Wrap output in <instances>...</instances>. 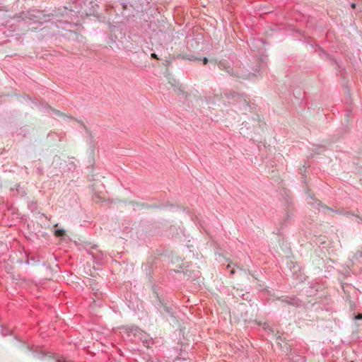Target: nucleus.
<instances>
[{"label":"nucleus","mask_w":362,"mask_h":362,"mask_svg":"<svg viewBox=\"0 0 362 362\" xmlns=\"http://www.w3.org/2000/svg\"><path fill=\"white\" fill-rule=\"evenodd\" d=\"M355 6H355V4H351V7H352L353 8H355Z\"/></svg>","instance_id":"9"},{"label":"nucleus","mask_w":362,"mask_h":362,"mask_svg":"<svg viewBox=\"0 0 362 362\" xmlns=\"http://www.w3.org/2000/svg\"><path fill=\"white\" fill-rule=\"evenodd\" d=\"M355 319L356 320H362V314H358L355 316Z\"/></svg>","instance_id":"3"},{"label":"nucleus","mask_w":362,"mask_h":362,"mask_svg":"<svg viewBox=\"0 0 362 362\" xmlns=\"http://www.w3.org/2000/svg\"><path fill=\"white\" fill-rule=\"evenodd\" d=\"M95 197H96L97 199H98L99 200H101V199H102V197H101L100 195H98V194H96V195H95Z\"/></svg>","instance_id":"6"},{"label":"nucleus","mask_w":362,"mask_h":362,"mask_svg":"<svg viewBox=\"0 0 362 362\" xmlns=\"http://www.w3.org/2000/svg\"><path fill=\"white\" fill-rule=\"evenodd\" d=\"M207 62H208V59H207V58H204V59H203V63H204V64H207Z\"/></svg>","instance_id":"4"},{"label":"nucleus","mask_w":362,"mask_h":362,"mask_svg":"<svg viewBox=\"0 0 362 362\" xmlns=\"http://www.w3.org/2000/svg\"><path fill=\"white\" fill-rule=\"evenodd\" d=\"M151 57H152L153 58H156V59H157V55H156L155 53H152V54H151Z\"/></svg>","instance_id":"5"},{"label":"nucleus","mask_w":362,"mask_h":362,"mask_svg":"<svg viewBox=\"0 0 362 362\" xmlns=\"http://www.w3.org/2000/svg\"><path fill=\"white\" fill-rule=\"evenodd\" d=\"M177 90H180V88H175V87L174 91L177 92Z\"/></svg>","instance_id":"8"},{"label":"nucleus","mask_w":362,"mask_h":362,"mask_svg":"<svg viewBox=\"0 0 362 362\" xmlns=\"http://www.w3.org/2000/svg\"><path fill=\"white\" fill-rule=\"evenodd\" d=\"M51 110L56 115V116H57L58 117H60L63 119L73 118L71 115H68L66 113H64L58 110L54 109V108H51Z\"/></svg>","instance_id":"1"},{"label":"nucleus","mask_w":362,"mask_h":362,"mask_svg":"<svg viewBox=\"0 0 362 362\" xmlns=\"http://www.w3.org/2000/svg\"><path fill=\"white\" fill-rule=\"evenodd\" d=\"M230 273L231 274H233L235 273V269H234V268H233V269L230 271Z\"/></svg>","instance_id":"7"},{"label":"nucleus","mask_w":362,"mask_h":362,"mask_svg":"<svg viewBox=\"0 0 362 362\" xmlns=\"http://www.w3.org/2000/svg\"><path fill=\"white\" fill-rule=\"evenodd\" d=\"M66 235V231L63 229H57L54 231V235L56 237H62Z\"/></svg>","instance_id":"2"}]
</instances>
